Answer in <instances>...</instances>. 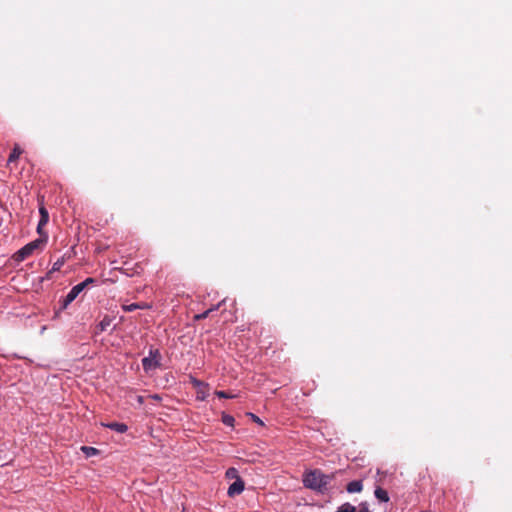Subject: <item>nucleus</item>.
<instances>
[{"label":"nucleus","mask_w":512,"mask_h":512,"mask_svg":"<svg viewBox=\"0 0 512 512\" xmlns=\"http://www.w3.org/2000/svg\"><path fill=\"white\" fill-rule=\"evenodd\" d=\"M197 398H198V399H201V400H204V399H205V394H204V392L199 391V392H198V396H197Z\"/></svg>","instance_id":"obj_24"},{"label":"nucleus","mask_w":512,"mask_h":512,"mask_svg":"<svg viewBox=\"0 0 512 512\" xmlns=\"http://www.w3.org/2000/svg\"><path fill=\"white\" fill-rule=\"evenodd\" d=\"M84 289L85 283H79L72 287V289L63 299L60 309L65 310L68 307V305L71 304Z\"/></svg>","instance_id":"obj_4"},{"label":"nucleus","mask_w":512,"mask_h":512,"mask_svg":"<svg viewBox=\"0 0 512 512\" xmlns=\"http://www.w3.org/2000/svg\"><path fill=\"white\" fill-rule=\"evenodd\" d=\"M349 493H358L363 489V484L361 480H354L348 483L346 487Z\"/></svg>","instance_id":"obj_7"},{"label":"nucleus","mask_w":512,"mask_h":512,"mask_svg":"<svg viewBox=\"0 0 512 512\" xmlns=\"http://www.w3.org/2000/svg\"><path fill=\"white\" fill-rule=\"evenodd\" d=\"M211 314V310H206L201 314H197L194 316V320L199 321L207 318Z\"/></svg>","instance_id":"obj_15"},{"label":"nucleus","mask_w":512,"mask_h":512,"mask_svg":"<svg viewBox=\"0 0 512 512\" xmlns=\"http://www.w3.org/2000/svg\"><path fill=\"white\" fill-rule=\"evenodd\" d=\"M224 301H221L220 303H218L217 305H214L212 306L211 308H209L208 310H211V312L215 311V310H218L220 308V306L222 305Z\"/></svg>","instance_id":"obj_23"},{"label":"nucleus","mask_w":512,"mask_h":512,"mask_svg":"<svg viewBox=\"0 0 512 512\" xmlns=\"http://www.w3.org/2000/svg\"><path fill=\"white\" fill-rule=\"evenodd\" d=\"M122 309L125 311V312H132L134 310L137 309L136 307V303H132V304H124L122 305Z\"/></svg>","instance_id":"obj_16"},{"label":"nucleus","mask_w":512,"mask_h":512,"mask_svg":"<svg viewBox=\"0 0 512 512\" xmlns=\"http://www.w3.org/2000/svg\"><path fill=\"white\" fill-rule=\"evenodd\" d=\"M359 512H370L366 506H362Z\"/></svg>","instance_id":"obj_25"},{"label":"nucleus","mask_w":512,"mask_h":512,"mask_svg":"<svg viewBox=\"0 0 512 512\" xmlns=\"http://www.w3.org/2000/svg\"><path fill=\"white\" fill-rule=\"evenodd\" d=\"M222 422L227 425V426H230V427H233L234 426V423H235V419L233 416L231 415H228V414H223L222 415Z\"/></svg>","instance_id":"obj_14"},{"label":"nucleus","mask_w":512,"mask_h":512,"mask_svg":"<svg viewBox=\"0 0 512 512\" xmlns=\"http://www.w3.org/2000/svg\"><path fill=\"white\" fill-rule=\"evenodd\" d=\"M333 477V474L327 475L324 474L321 470L315 469L306 472L303 475V484L306 488L318 492H324L325 490H327V486L330 484Z\"/></svg>","instance_id":"obj_1"},{"label":"nucleus","mask_w":512,"mask_h":512,"mask_svg":"<svg viewBox=\"0 0 512 512\" xmlns=\"http://www.w3.org/2000/svg\"><path fill=\"white\" fill-rule=\"evenodd\" d=\"M182 512H184V511H182Z\"/></svg>","instance_id":"obj_28"},{"label":"nucleus","mask_w":512,"mask_h":512,"mask_svg":"<svg viewBox=\"0 0 512 512\" xmlns=\"http://www.w3.org/2000/svg\"><path fill=\"white\" fill-rule=\"evenodd\" d=\"M226 476L229 477V478H232V477H236L237 478L238 477L237 476V470L234 469V468L228 469L227 472H226Z\"/></svg>","instance_id":"obj_19"},{"label":"nucleus","mask_w":512,"mask_h":512,"mask_svg":"<svg viewBox=\"0 0 512 512\" xmlns=\"http://www.w3.org/2000/svg\"><path fill=\"white\" fill-rule=\"evenodd\" d=\"M243 490L244 481L240 477H237V479L229 486L227 494L230 497H234L241 494Z\"/></svg>","instance_id":"obj_6"},{"label":"nucleus","mask_w":512,"mask_h":512,"mask_svg":"<svg viewBox=\"0 0 512 512\" xmlns=\"http://www.w3.org/2000/svg\"><path fill=\"white\" fill-rule=\"evenodd\" d=\"M336 512H356V507L350 503H344Z\"/></svg>","instance_id":"obj_13"},{"label":"nucleus","mask_w":512,"mask_h":512,"mask_svg":"<svg viewBox=\"0 0 512 512\" xmlns=\"http://www.w3.org/2000/svg\"><path fill=\"white\" fill-rule=\"evenodd\" d=\"M39 213H40V220H39V223L37 225V232L40 235V237L43 238V237H45V235H47L46 233L43 232V227L49 221V214H48V211L43 206L40 207Z\"/></svg>","instance_id":"obj_5"},{"label":"nucleus","mask_w":512,"mask_h":512,"mask_svg":"<svg viewBox=\"0 0 512 512\" xmlns=\"http://www.w3.org/2000/svg\"><path fill=\"white\" fill-rule=\"evenodd\" d=\"M81 450L87 457L95 456L99 453L98 449L90 446H82Z\"/></svg>","instance_id":"obj_12"},{"label":"nucleus","mask_w":512,"mask_h":512,"mask_svg":"<svg viewBox=\"0 0 512 512\" xmlns=\"http://www.w3.org/2000/svg\"><path fill=\"white\" fill-rule=\"evenodd\" d=\"M47 241V235L45 237H40L34 241L23 246L20 250H18L14 255L13 259L16 262H22L26 258L30 257L35 250L42 249Z\"/></svg>","instance_id":"obj_2"},{"label":"nucleus","mask_w":512,"mask_h":512,"mask_svg":"<svg viewBox=\"0 0 512 512\" xmlns=\"http://www.w3.org/2000/svg\"><path fill=\"white\" fill-rule=\"evenodd\" d=\"M64 264V260L63 259H58L54 264H53V267H52V271H59L61 269V267L63 266Z\"/></svg>","instance_id":"obj_17"},{"label":"nucleus","mask_w":512,"mask_h":512,"mask_svg":"<svg viewBox=\"0 0 512 512\" xmlns=\"http://www.w3.org/2000/svg\"><path fill=\"white\" fill-rule=\"evenodd\" d=\"M153 398H154V400H157V399H159L160 397H159L158 395H155Z\"/></svg>","instance_id":"obj_27"},{"label":"nucleus","mask_w":512,"mask_h":512,"mask_svg":"<svg viewBox=\"0 0 512 512\" xmlns=\"http://www.w3.org/2000/svg\"><path fill=\"white\" fill-rule=\"evenodd\" d=\"M375 497L381 501V502H388L389 501V495L386 490L382 489L381 487H377L375 489Z\"/></svg>","instance_id":"obj_8"},{"label":"nucleus","mask_w":512,"mask_h":512,"mask_svg":"<svg viewBox=\"0 0 512 512\" xmlns=\"http://www.w3.org/2000/svg\"><path fill=\"white\" fill-rule=\"evenodd\" d=\"M162 355L159 349H150L149 355L142 359V366L145 372L155 370L161 366Z\"/></svg>","instance_id":"obj_3"},{"label":"nucleus","mask_w":512,"mask_h":512,"mask_svg":"<svg viewBox=\"0 0 512 512\" xmlns=\"http://www.w3.org/2000/svg\"><path fill=\"white\" fill-rule=\"evenodd\" d=\"M94 282H95V280L93 278H87L82 283H85V288H86L89 284L94 283Z\"/></svg>","instance_id":"obj_22"},{"label":"nucleus","mask_w":512,"mask_h":512,"mask_svg":"<svg viewBox=\"0 0 512 512\" xmlns=\"http://www.w3.org/2000/svg\"><path fill=\"white\" fill-rule=\"evenodd\" d=\"M137 309H149L151 306L148 303L140 302L136 303Z\"/></svg>","instance_id":"obj_20"},{"label":"nucleus","mask_w":512,"mask_h":512,"mask_svg":"<svg viewBox=\"0 0 512 512\" xmlns=\"http://www.w3.org/2000/svg\"><path fill=\"white\" fill-rule=\"evenodd\" d=\"M107 427L118 432V433H124L128 429L126 424L118 423V422L109 423V424H107Z\"/></svg>","instance_id":"obj_10"},{"label":"nucleus","mask_w":512,"mask_h":512,"mask_svg":"<svg viewBox=\"0 0 512 512\" xmlns=\"http://www.w3.org/2000/svg\"><path fill=\"white\" fill-rule=\"evenodd\" d=\"M215 394L217 395V397L219 398H233L234 396L233 395H230L228 394L227 392L225 391H216Z\"/></svg>","instance_id":"obj_18"},{"label":"nucleus","mask_w":512,"mask_h":512,"mask_svg":"<svg viewBox=\"0 0 512 512\" xmlns=\"http://www.w3.org/2000/svg\"><path fill=\"white\" fill-rule=\"evenodd\" d=\"M52 273H54V271H52V269L46 274V279H50L51 278V275Z\"/></svg>","instance_id":"obj_26"},{"label":"nucleus","mask_w":512,"mask_h":512,"mask_svg":"<svg viewBox=\"0 0 512 512\" xmlns=\"http://www.w3.org/2000/svg\"><path fill=\"white\" fill-rule=\"evenodd\" d=\"M111 324V319L108 316H105L97 326V332H104Z\"/></svg>","instance_id":"obj_11"},{"label":"nucleus","mask_w":512,"mask_h":512,"mask_svg":"<svg viewBox=\"0 0 512 512\" xmlns=\"http://www.w3.org/2000/svg\"><path fill=\"white\" fill-rule=\"evenodd\" d=\"M22 152V149L18 145H16L9 155L7 165H10L11 163L15 162L22 154Z\"/></svg>","instance_id":"obj_9"},{"label":"nucleus","mask_w":512,"mask_h":512,"mask_svg":"<svg viewBox=\"0 0 512 512\" xmlns=\"http://www.w3.org/2000/svg\"><path fill=\"white\" fill-rule=\"evenodd\" d=\"M250 415H251V417H252L254 422H256V423H258L260 425H263L262 420L258 416L254 415V414H250Z\"/></svg>","instance_id":"obj_21"}]
</instances>
